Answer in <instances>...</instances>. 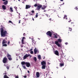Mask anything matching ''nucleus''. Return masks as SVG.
Instances as JSON below:
<instances>
[{
	"instance_id": "nucleus-1",
	"label": "nucleus",
	"mask_w": 78,
	"mask_h": 78,
	"mask_svg": "<svg viewBox=\"0 0 78 78\" xmlns=\"http://www.w3.org/2000/svg\"><path fill=\"white\" fill-rule=\"evenodd\" d=\"M3 28H5L2 27L0 28L1 35L2 37H6V34H7V32L6 30H4Z\"/></svg>"
},
{
	"instance_id": "nucleus-2",
	"label": "nucleus",
	"mask_w": 78,
	"mask_h": 78,
	"mask_svg": "<svg viewBox=\"0 0 78 78\" xmlns=\"http://www.w3.org/2000/svg\"><path fill=\"white\" fill-rule=\"evenodd\" d=\"M2 62L4 64H5L6 63V62H8V58L6 57H5L3 58Z\"/></svg>"
},
{
	"instance_id": "nucleus-3",
	"label": "nucleus",
	"mask_w": 78,
	"mask_h": 78,
	"mask_svg": "<svg viewBox=\"0 0 78 78\" xmlns=\"http://www.w3.org/2000/svg\"><path fill=\"white\" fill-rule=\"evenodd\" d=\"M46 34L47 36H48L49 37H51L52 36V33L50 31H48L46 33Z\"/></svg>"
},
{
	"instance_id": "nucleus-4",
	"label": "nucleus",
	"mask_w": 78,
	"mask_h": 78,
	"mask_svg": "<svg viewBox=\"0 0 78 78\" xmlns=\"http://www.w3.org/2000/svg\"><path fill=\"white\" fill-rule=\"evenodd\" d=\"M7 57L9 61H11L12 60V59L11 58V55H9V54H8L7 55Z\"/></svg>"
},
{
	"instance_id": "nucleus-5",
	"label": "nucleus",
	"mask_w": 78,
	"mask_h": 78,
	"mask_svg": "<svg viewBox=\"0 0 78 78\" xmlns=\"http://www.w3.org/2000/svg\"><path fill=\"white\" fill-rule=\"evenodd\" d=\"M55 44H56V45H57L58 47H61V44H59V42H58V41H55Z\"/></svg>"
},
{
	"instance_id": "nucleus-6",
	"label": "nucleus",
	"mask_w": 78,
	"mask_h": 78,
	"mask_svg": "<svg viewBox=\"0 0 78 78\" xmlns=\"http://www.w3.org/2000/svg\"><path fill=\"white\" fill-rule=\"evenodd\" d=\"M42 6L41 5H38L37 8V11H40L41 8H42Z\"/></svg>"
},
{
	"instance_id": "nucleus-7",
	"label": "nucleus",
	"mask_w": 78,
	"mask_h": 78,
	"mask_svg": "<svg viewBox=\"0 0 78 78\" xmlns=\"http://www.w3.org/2000/svg\"><path fill=\"white\" fill-rule=\"evenodd\" d=\"M26 65L27 67H30V63L29 62H26Z\"/></svg>"
},
{
	"instance_id": "nucleus-8",
	"label": "nucleus",
	"mask_w": 78,
	"mask_h": 78,
	"mask_svg": "<svg viewBox=\"0 0 78 78\" xmlns=\"http://www.w3.org/2000/svg\"><path fill=\"white\" fill-rule=\"evenodd\" d=\"M54 54L56 55H57V56H59V52L57 50L55 51Z\"/></svg>"
},
{
	"instance_id": "nucleus-9",
	"label": "nucleus",
	"mask_w": 78,
	"mask_h": 78,
	"mask_svg": "<svg viewBox=\"0 0 78 78\" xmlns=\"http://www.w3.org/2000/svg\"><path fill=\"white\" fill-rule=\"evenodd\" d=\"M30 55H28L27 54H26L24 56H23V59H26Z\"/></svg>"
},
{
	"instance_id": "nucleus-10",
	"label": "nucleus",
	"mask_w": 78,
	"mask_h": 78,
	"mask_svg": "<svg viewBox=\"0 0 78 78\" xmlns=\"http://www.w3.org/2000/svg\"><path fill=\"white\" fill-rule=\"evenodd\" d=\"M41 64L42 66L45 65H46V62L45 61H43L41 62Z\"/></svg>"
},
{
	"instance_id": "nucleus-11",
	"label": "nucleus",
	"mask_w": 78,
	"mask_h": 78,
	"mask_svg": "<svg viewBox=\"0 0 78 78\" xmlns=\"http://www.w3.org/2000/svg\"><path fill=\"white\" fill-rule=\"evenodd\" d=\"M2 8L4 10H5L6 9V6L4 5L2 6Z\"/></svg>"
},
{
	"instance_id": "nucleus-12",
	"label": "nucleus",
	"mask_w": 78,
	"mask_h": 78,
	"mask_svg": "<svg viewBox=\"0 0 78 78\" xmlns=\"http://www.w3.org/2000/svg\"><path fill=\"white\" fill-rule=\"evenodd\" d=\"M7 44V41L5 39L3 40L2 42V44Z\"/></svg>"
},
{
	"instance_id": "nucleus-13",
	"label": "nucleus",
	"mask_w": 78,
	"mask_h": 78,
	"mask_svg": "<svg viewBox=\"0 0 78 78\" xmlns=\"http://www.w3.org/2000/svg\"><path fill=\"white\" fill-rule=\"evenodd\" d=\"M31 7V6L29 5H26V9H29V8H30Z\"/></svg>"
},
{
	"instance_id": "nucleus-14",
	"label": "nucleus",
	"mask_w": 78,
	"mask_h": 78,
	"mask_svg": "<svg viewBox=\"0 0 78 78\" xmlns=\"http://www.w3.org/2000/svg\"><path fill=\"white\" fill-rule=\"evenodd\" d=\"M37 49L36 48H35L34 49V53H35V55H36V53H37Z\"/></svg>"
},
{
	"instance_id": "nucleus-15",
	"label": "nucleus",
	"mask_w": 78,
	"mask_h": 78,
	"mask_svg": "<svg viewBox=\"0 0 78 78\" xmlns=\"http://www.w3.org/2000/svg\"><path fill=\"white\" fill-rule=\"evenodd\" d=\"M36 75L37 77V78H39L40 76L39 73V72H37Z\"/></svg>"
},
{
	"instance_id": "nucleus-16",
	"label": "nucleus",
	"mask_w": 78,
	"mask_h": 78,
	"mask_svg": "<svg viewBox=\"0 0 78 78\" xmlns=\"http://www.w3.org/2000/svg\"><path fill=\"white\" fill-rule=\"evenodd\" d=\"M46 8H47V6L45 5H43L42 7H41V9L44 10V9H45Z\"/></svg>"
},
{
	"instance_id": "nucleus-17",
	"label": "nucleus",
	"mask_w": 78,
	"mask_h": 78,
	"mask_svg": "<svg viewBox=\"0 0 78 78\" xmlns=\"http://www.w3.org/2000/svg\"><path fill=\"white\" fill-rule=\"evenodd\" d=\"M8 2L7 0L5 1V2H4L3 4L5 5H6L8 4Z\"/></svg>"
},
{
	"instance_id": "nucleus-18",
	"label": "nucleus",
	"mask_w": 78,
	"mask_h": 78,
	"mask_svg": "<svg viewBox=\"0 0 78 78\" xmlns=\"http://www.w3.org/2000/svg\"><path fill=\"white\" fill-rule=\"evenodd\" d=\"M46 66L45 65H42V69H45Z\"/></svg>"
},
{
	"instance_id": "nucleus-19",
	"label": "nucleus",
	"mask_w": 78,
	"mask_h": 78,
	"mask_svg": "<svg viewBox=\"0 0 78 78\" xmlns=\"http://www.w3.org/2000/svg\"><path fill=\"white\" fill-rule=\"evenodd\" d=\"M26 62H21V64H22V65H25V64L26 65Z\"/></svg>"
},
{
	"instance_id": "nucleus-20",
	"label": "nucleus",
	"mask_w": 78,
	"mask_h": 78,
	"mask_svg": "<svg viewBox=\"0 0 78 78\" xmlns=\"http://www.w3.org/2000/svg\"><path fill=\"white\" fill-rule=\"evenodd\" d=\"M4 78H9V77H8L7 75H5L4 76Z\"/></svg>"
},
{
	"instance_id": "nucleus-21",
	"label": "nucleus",
	"mask_w": 78,
	"mask_h": 78,
	"mask_svg": "<svg viewBox=\"0 0 78 78\" xmlns=\"http://www.w3.org/2000/svg\"><path fill=\"white\" fill-rule=\"evenodd\" d=\"M34 60L35 62H36V61H37V58H36V57H34Z\"/></svg>"
},
{
	"instance_id": "nucleus-22",
	"label": "nucleus",
	"mask_w": 78,
	"mask_h": 78,
	"mask_svg": "<svg viewBox=\"0 0 78 78\" xmlns=\"http://www.w3.org/2000/svg\"><path fill=\"white\" fill-rule=\"evenodd\" d=\"M38 58L39 60H41V56L40 55H38Z\"/></svg>"
},
{
	"instance_id": "nucleus-23",
	"label": "nucleus",
	"mask_w": 78,
	"mask_h": 78,
	"mask_svg": "<svg viewBox=\"0 0 78 78\" xmlns=\"http://www.w3.org/2000/svg\"><path fill=\"white\" fill-rule=\"evenodd\" d=\"M10 10L11 12H13V10H12V8L10 7Z\"/></svg>"
},
{
	"instance_id": "nucleus-24",
	"label": "nucleus",
	"mask_w": 78,
	"mask_h": 78,
	"mask_svg": "<svg viewBox=\"0 0 78 78\" xmlns=\"http://www.w3.org/2000/svg\"><path fill=\"white\" fill-rule=\"evenodd\" d=\"M58 41L59 42H62V40H61L60 39H58Z\"/></svg>"
},
{
	"instance_id": "nucleus-25",
	"label": "nucleus",
	"mask_w": 78,
	"mask_h": 78,
	"mask_svg": "<svg viewBox=\"0 0 78 78\" xmlns=\"http://www.w3.org/2000/svg\"><path fill=\"white\" fill-rule=\"evenodd\" d=\"M21 42L22 44H25V42H24V40H23L22 41V40Z\"/></svg>"
},
{
	"instance_id": "nucleus-26",
	"label": "nucleus",
	"mask_w": 78,
	"mask_h": 78,
	"mask_svg": "<svg viewBox=\"0 0 78 78\" xmlns=\"http://www.w3.org/2000/svg\"><path fill=\"white\" fill-rule=\"evenodd\" d=\"M64 63H60V66H61V67H62V66H64Z\"/></svg>"
},
{
	"instance_id": "nucleus-27",
	"label": "nucleus",
	"mask_w": 78,
	"mask_h": 78,
	"mask_svg": "<svg viewBox=\"0 0 78 78\" xmlns=\"http://www.w3.org/2000/svg\"><path fill=\"white\" fill-rule=\"evenodd\" d=\"M2 46H4V47H7V44H4L2 45Z\"/></svg>"
},
{
	"instance_id": "nucleus-28",
	"label": "nucleus",
	"mask_w": 78,
	"mask_h": 78,
	"mask_svg": "<svg viewBox=\"0 0 78 78\" xmlns=\"http://www.w3.org/2000/svg\"><path fill=\"white\" fill-rule=\"evenodd\" d=\"M55 36L54 37V38H57L58 37H57V35H55V34H54Z\"/></svg>"
},
{
	"instance_id": "nucleus-29",
	"label": "nucleus",
	"mask_w": 78,
	"mask_h": 78,
	"mask_svg": "<svg viewBox=\"0 0 78 78\" xmlns=\"http://www.w3.org/2000/svg\"><path fill=\"white\" fill-rule=\"evenodd\" d=\"M72 29L71 28L69 27V31H72Z\"/></svg>"
},
{
	"instance_id": "nucleus-30",
	"label": "nucleus",
	"mask_w": 78,
	"mask_h": 78,
	"mask_svg": "<svg viewBox=\"0 0 78 78\" xmlns=\"http://www.w3.org/2000/svg\"><path fill=\"white\" fill-rule=\"evenodd\" d=\"M37 17H38V13H37L36 14V17L37 18Z\"/></svg>"
},
{
	"instance_id": "nucleus-31",
	"label": "nucleus",
	"mask_w": 78,
	"mask_h": 78,
	"mask_svg": "<svg viewBox=\"0 0 78 78\" xmlns=\"http://www.w3.org/2000/svg\"><path fill=\"white\" fill-rule=\"evenodd\" d=\"M26 39V38H25V37H23V38L22 40V41H24V39Z\"/></svg>"
},
{
	"instance_id": "nucleus-32",
	"label": "nucleus",
	"mask_w": 78,
	"mask_h": 78,
	"mask_svg": "<svg viewBox=\"0 0 78 78\" xmlns=\"http://www.w3.org/2000/svg\"><path fill=\"white\" fill-rule=\"evenodd\" d=\"M38 5H37V4H35L34 5V6L35 7H37V6Z\"/></svg>"
},
{
	"instance_id": "nucleus-33",
	"label": "nucleus",
	"mask_w": 78,
	"mask_h": 78,
	"mask_svg": "<svg viewBox=\"0 0 78 78\" xmlns=\"http://www.w3.org/2000/svg\"><path fill=\"white\" fill-rule=\"evenodd\" d=\"M23 69H26V67H25V66H23Z\"/></svg>"
},
{
	"instance_id": "nucleus-34",
	"label": "nucleus",
	"mask_w": 78,
	"mask_h": 78,
	"mask_svg": "<svg viewBox=\"0 0 78 78\" xmlns=\"http://www.w3.org/2000/svg\"><path fill=\"white\" fill-rule=\"evenodd\" d=\"M75 9H76V10H77L78 11V8L77 7H76L75 8Z\"/></svg>"
},
{
	"instance_id": "nucleus-35",
	"label": "nucleus",
	"mask_w": 78,
	"mask_h": 78,
	"mask_svg": "<svg viewBox=\"0 0 78 78\" xmlns=\"http://www.w3.org/2000/svg\"><path fill=\"white\" fill-rule=\"evenodd\" d=\"M30 53L31 54H33V51H30Z\"/></svg>"
},
{
	"instance_id": "nucleus-36",
	"label": "nucleus",
	"mask_w": 78,
	"mask_h": 78,
	"mask_svg": "<svg viewBox=\"0 0 78 78\" xmlns=\"http://www.w3.org/2000/svg\"><path fill=\"white\" fill-rule=\"evenodd\" d=\"M32 13H34V10H32L31 11Z\"/></svg>"
},
{
	"instance_id": "nucleus-37",
	"label": "nucleus",
	"mask_w": 78,
	"mask_h": 78,
	"mask_svg": "<svg viewBox=\"0 0 78 78\" xmlns=\"http://www.w3.org/2000/svg\"><path fill=\"white\" fill-rule=\"evenodd\" d=\"M66 17H67V16L65 15L64 16V19H66Z\"/></svg>"
},
{
	"instance_id": "nucleus-38",
	"label": "nucleus",
	"mask_w": 78,
	"mask_h": 78,
	"mask_svg": "<svg viewBox=\"0 0 78 78\" xmlns=\"http://www.w3.org/2000/svg\"><path fill=\"white\" fill-rule=\"evenodd\" d=\"M72 24H73V25H72ZM73 24H74L73 23H70V25H74Z\"/></svg>"
},
{
	"instance_id": "nucleus-39",
	"label": "nucleus",
	"mask_w": 78,
	"mask_h": 78,
	"mask_svg": "<svg viewBox=\"0 0 78 78\" xmlns=\"http://www.w3.org/2000/svg\"><path fill=\"white\" fill-rule=\"evenodd\" d=\"M6 68L7 69H9V66H7L6 67Z\"/></svg>"
},
{
	"instance_id": "nucleus-40",
	"label": "nucleus",
	"mask_w": 78,
	"mask_h": 78,
	"mask_svg": "<svg viewBox=\"0 0 78 78\" xmlns=\"http://www.w3.org/2000/svg\"><path fill=\"white\" fill-rule=\"evenodd\" d=\"M15 78H19V76H15Z\"/></svg>"
},
{
	"instance_id": "nucleus-41",
	"label": "nucleus",
	"mask_w": 78,
	"mask_h": 78,
	"mask_svg": "<svg viewBox=\"0 0 78 78\" xmlns=\"http://www.w3.org/2000/svg\"><path fill=\"white\" fill-rule=\"evenodd\" d=\"M9 44H10V41H8L7 43L8 45H9Z\"/></svg>"
},
{
	"instance_id": "nucleus-42",
	"label": "nucleus",
	"mask_w": 78,
	"mask_h": 78,
	"mask_svg": "<svg viewBox=\"0 0 78 78\" xmlns=\"http://www.w3.org/2000/svg\"><path fill=\"white\" fill-rule=\"evenodd\" d=\"M9 23H12V21H11V20H9Z\"/></svg>"
},
{
	"instance_id": "nucleus-43",
	"label": "nucleus",
	"mask_w": 78,
	"mask_h": 78,
	"mask_svg": "<svg viewBox=\"0 0 78 78\" xmlns=\"http://www.w3.org/2000/svg\"><path fill=\"white\" fill-rule=\"evenodd\" d=\"M32 41L33 42H34V40L33 39H32Z\"/></svg>"
},
{
	"instance_id": "nucleus-44",
	"label": "nucleus",
	"mask_w": 78,
	"mask_h": 78,
	"mask_svg": "<svg viewBox=\"0 0 78 78\" xmlns=\"http://www.w3.org/2000/svg\"><path fill=\"white\" fill-rule=\"evenodd\" d=\"M20 21H21V20H19V23H20Z\"/></svg>"
},
{
	"instance_id": "nucleus-45",
	"label": "nucleus",
	"mask_w": 78,
	"mask_h": 78,
	"mask_svg": "<svg viewBox=\"0 0 78 78\" xmlns=\"http://www.w3.org/2000/svg\"><path fill=\"white\" fill-rule=\"evenodd\" d=\"M23 35L24 36H25V33H24L23 34Z\"/></svg>"
},
{
	"instance_id": "nucleus-46",
	"label": "nucleus",
	"mask_w": 78,
	"mask_h": 78,
	"mask_svg": "<svg viewBox=\"0 0 78 78\" xmlns=\"http://www.w3.org/2000/svg\"><path fill=\"white\" fill-rule=\"evenodd\" d=\"M24 78H27V76H24Z\"/></svg>"
},
{
	"instance_id": "nucleus-47",
	"label": "nucleus",
	"mask_w": 78,
	"mask_h": 78,
	"mask_svg": "<svg viewBox=\"0 0 78 78\" xmlns=\"http://www.w3.org/2000/svg\"><path fill=\"white\" fill-rule=\"evenodd\" d=\"M65 44L66 45H67V44H68V43H67V42L65 43Z\"/></svg>"
},
{
	"instance_id": "nucleus-48",
	"label": "nucleus",
	"mask_w": 78,
	"mask_h": 78,
	"mask_svg": "<svg viewBox=\"0 0 78 78\" xmlns=\"http://www.w3.org/2000/svg\"><path fill=\"white\" fill-rule=\"evenodd\" d=\"M32 50H33V49H31L30 50V51H31Z\"/></svg>"
},
{
	"instance_id": "nucleus-49",
	"label": "nucleus",
	"mask_w": 78,
	"mask_h": 78,
	"mask_svg": "<svg viewBox=\"0 0 78 78\" xmlns=\"http://www.w3.org/2000/svg\"><path fill=\"white\" fill-rule=\"evenodd\" d=\"M49 20H50V21H51V18L49 19Z\"/></svg>"
},
{
	"instance_id": "nucleus-50",
	"label": "nucleus",
	"mask_w": 78,
	"mask_h": 78,
	"mask_svg": "<svg viewBox=\"0 0 78 78\" xmlns=\"http://www.w3.org/2000/svg\"><path fill=\"white\" fill-rule=\"evenodd\" d=\"M32 20H33V21H34V19L33 18H32Z\"/></svg>"
},
{
	"instance_id": "nucleus-51",
	"label": "nucleus",
	"mask_w": 78,
	"mask_h": 78,
	"mask_svg": "<svg viewBox=\"0 0 78 78\" xmlns=\"http://www.w3.org/2000/svg\"><path fill=\"white\" fill-rule=\"evenodd\" d=\"M44 12H46V10H44Z\"/></svg>"
},
{
	"instance_id": "nucleus-52",
	"label": "nucleus",
	"mask_w": 78,
	"mask_h": 78,
	"mask_svg": "<svg viewBox=\"0 0 78 78\" xmlns=\"http://www.w3.org/2000/svg\"><path fill=\"white\" fill-rule=\"evenodd\" d=\"M27 72L28 73H30V71H28Z\"/></svg>"
},
{
	"instance_id": "nucleus-53",
	"label": "nucleus",
	"mask_w": 78,
	"mask_h": 78,
	"mask_svg": "<svg viewBox=\"0 0 78 78\" xmlns=\"http://www.w3.org/2000/svg\"><path fill=\"white\" fill-rule=\"evenodd\" d=\"M64 0H60V1L61 2H62V1H63Z\"/></svg>"
},
{
	"instance_id": "nucleus-54",
	"label": "nucleus",
	"mask_w": 78,
	"mask_h": 78,
	"mask_svg": "<svg viewBox=\"0 0 78 78\" xmlns=\"http://www.w3.org/2000/svg\"><path fill=\"white\" fill-rule=\"evenodd\" d=\"M3 2H5V0H2Z\"/></svg>"
},
{
	"instance_id": "nucleus-55",
	"label": "nucleus",
	"mask_w": 78,
	"mask_h": 78,
	"mask_svg": "<svg viewBox=\"0 0 78 78\" xmlns=\"http://www.w3.org/2000/svg\"><path fill=\"white\" fill-rule=\"evenodd\" d=\"M46 16H47V17H48V14H46Z\"/></svg>"
},
{
	"instance_id": "nucleus-56",
	"label": "nucleus",
	"mask_w": 78,
	"mask_h": 78,
	"mask_svg": "<svg viewBox=\"0 0 78 78\" xmlns=\"http://www.w3.org/2000/svg\"><path fill=\"white\" fill-rule=\"evenodd\" d=\"M25 24L24 23H23L22 24V25H23V24Z\"/></svg>"
},
{
	"instance_id": "nucleus-57",
	"label": "nucleus",
	"mask_w": 78,
	"mask_h": 78,
	"mask_svg": "<svg viewBox=\"0 0 78 78\" xmlns=\"http://www.w3.org/2000/svg\"><path fill=\"white\" fill-rule=\"evenodd\" d=\"M4 74L5 75H6V73H4Z\"/></svg>"
},
{
	"instance_id": "nucleus-58",
	"label": "nucleus",
	"mask_w": 78,
	"mask_h": 78,
	"mask_svg": "<svg viewBox=\"0 0 78 78\" xmlns=\"http://www.w3.org/2000/svg\"><path fill=\"white\" fill-rule=\"evenodd\" d=\"M39 53V51H37V53Z\"/></svg>"
},
{
	"instance_id": "nucleus-59",
	"label": "nucleus",
	"mask_w": 78,
	"mask_h": 78,
	"mask_svg": "<svg viewBox=\"0 0 78 78\" xmlns=\"http://www.w3.org/2000/svg\"><path fill=\"white\" fill-rule=\"evenodd\" d=\"M45 57H44L43 58V59H45Z\"/></svg>"
},
{
	"instance_id": "nucleus-60",
	"label": "nucleus",
	"mask_w": 78,
	"mask_h": 78,
	"mask_svg": "<svg viewBox=\"0 0 78 78\" xmlns=\"http://www.w3.org/2000/svg\"><path fill=\"white\" fill-rule=\"evenodd\" d=\"M19 2H20V0H18Z\"/></svg>"
},
{
	"instance_id": "nucleus-61",
	"label": "nucleus",
	"mask_w": 78,
	"mask_h": 78,
	"mask_svg": "<svg viewBox=\"0 0 78 78\" xmlns=\"http://www.w3.org/2000/svg\"><path fill=\"white\" fill-rule=\"evenodd\" d=\"M31 15H33V14L32 13L30 14Z\"/></svg>"
},
{
	"instance_id": "nucleus-62",
	"label": "nucleus",
	"mask_w": 78,
	"mask_h": 78,
	"mask_svg": "<svg viewBox=\"0 0 78 78\" xmlns=\"http://www.w3.org/2000/svg\"><path fill=\"white\" fill-rule=\"evenodd\" d=\"M38 39H39V40H40V39L38 38Z\"/></svg>"
},
{
	"instance_id": "nucleus-63",
	"label": "nucleus",
	"mask_w": 78,
	"mask_h": 78,
	"mask_svg": "<svg viewBox=\"0 0 78 78\" xmlns=\"http://www.w3.org/2000/svg\"><path fill=\"white\" fill-rule=\"evenodd\" d=\"M22 3H24V2H22Z\"/></svg>"
},
{
	"instance_id": "nucleus-64",
	"label": "nucleus",
	"mask_w": 78,
	"mask_h": 78,
	"mask_svg": "<svg viewBox=\"0 0 78 78\" xmlns=\"http://www.w3.org/2000/svg\"><path fill=\"white\" fill-rule=\"evenodd\" d=\"M69 22H70V21H69Z\"/></svg>"
}]
</instances>
